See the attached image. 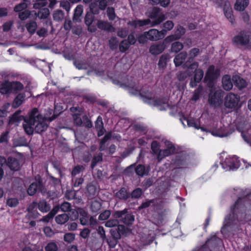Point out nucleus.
<instances>
[{"label": "nucleus", "mask_w": 251, "mask_h": 251, "mask_svg": "<svg viewBox=\"0 0 251 251\" xmlns=\"http://www.w3.org/2000/svg\"><path fill=\"white\" fill-rule=\"evenodd\" d=\"M147 33V31L144 32L143 33L139 34L137 37V41L140 44H146L148 41L149 40L148 39V35Z\"/></svg>", "instance_id": "44"}, {"label": "nucleus", "mask_w": 251, "mask_h": 251, "mask_svg": "<svg viewBox=\"0 0 251 251\" xmlns=\"http://www.w3.org/2000/svg\"><path fill=\"white\" fill-rule=\"evenodd\" d=\"M12 92H16L21 90L23 88V84L17 81L10 82Z\"/></svg>", "instance_id": "39"}, {"label": "nucleus", "mask_w": 251, "mask_h": 251, "mask_svg": "<svg viewBox=\"0 0 251 251\" xmlns=\"http://www.w3.org/2000/svg\"><path fill=\"white\" fill-rule=\"evenodd\" d=\"M186 162V157L183 154H180L176 157L174 160V164L176 168H181L185 164Z\"/></svg>", "instance_id": "29"}, {"label": "nucleus", "mask_w": 251, "mask_h": 251, "mask_svg": "<svg viewBox=\"0 0 251 251\" xmlns=\"http://www.w3.org/2000/svg\"><path fill=\"white\" fill-rule=\"evenodd\" d=\"M249 3V0H236L234 9L237 11H243L248 6Z\"/></svg>", "instance_id": "30"}, {"label": "nucleus", "mask_w": 251, "mask_h": 251, "mask_svg": "<svg viewBox=\"0 0 251 251\" xmlns=\"http://www.w3.org/2000/svg\"><path fill=\"white\" fill-rule=\"evenodd\" d=\"M7 165L13 171L18 170L20 168V163L17 159L9 157L7 159Z\"/></svg>", "instance_id": "28"}, {"label": "nucleus", "mask_w": 251, "mask_h": 251, "mask_svg": "<svg viewBox=\"0 0 251 251\" xmlns=\"http://www.w3.org/2000/svg\"><path fill=\"white\" fill-rule=\"evenodd\" d=\"M135 172L137 175L140 176H143L147 174V171L146 170L145 166L141 165L137 166L135 169Z\"/></svg>", "instance_id": "47"}, {"label": "nucleus", "mask_w": 251, "mask_h": 251, "mask_svg": "<svg viewBox=\"0 0 251 251\" xmlns=\"http://www.w3.org/2000/svg\"><path fill=\"white\" fill-rule=\"evenodd\" d=\"M233 131L234 129H231L230 127L229 129L225 127H222L212 130L211 133L214 136L224 137L231 134Z\"/></svg>", "instance_id": "20"}, {"label": "nucleus", "mask_w": 251, "mask_h": 251, "mask_svg": "<svg viewBox=\"0 0 251 251\" xmlns=\"http://www.w3.org/2000/svg\"><path fill=\"white\" fill-rule=\"evenodd\" d=\"M94 13H88L85 17V23L88 26V30L91 32H95L97 30L96 27L92 25L94 21Z\"/></svg>", "instance_id": "22"}, {"label": "nucleus", "mask_w": 251, "mask_h": 251, "mask_svg": "<svg viewBox=\"0 0 251 251\" xmlns=\"http://www.w3.org/2000/svg\"><path fill=\"white\" fill-rule=\"evenodd\" d=\"M64 107L61 104H56L55 105L54 115L52 117H54V119L59 115L64 110Z\"/></svg>", "instance_id": "50"}, {"label": "nucleus", "mask_w": 251, "mask_h": 251, "mask_svg": "<svg viewBox=\"0 0 251 251\" xmlns=\"http://www.w3.org/2000/svg\"><path fill=\"white\" fill-rule=\"evenodd\" d=\"M0 92L2 94L12 93L10 82L5 81L0 83Z\"/></svg>", "instance_id": "32"}, {"label": "nucleus", "mask_w": 251, "mask_h": 251, "mask_svg": "<svg viewBox=\"0 0 251 251\" xmlns=\"http://www.w3.org/2000/svg\"><path fill=\"white\" fill-rule=\"evenodd\" d=\"M50 14V12L47 8L41 9L38 13V16L41 19H46Z\"/></svg>", "instance_id": "51"}, {"label": "nucleus", "mask_w": 251, "mask_h": 251, "mask_svg": "<svg viewBox=\"0 0 251 251\" xmlns=\"http://www.w3.org/2000/svg\"><path fill=\"white\" fill-rule=\"evenodd\" d=\"M53 17L55 21H61L64 18V13L62 11L60 10H56L53 13Z\"/></svg>", "instance_id": "49"}, {"label": "nucleus", "mask_w": 251, "mask_h": 251, "mask_svg": "<svg viewBox=\"0 0 251 251\" xmlns=\"http://www.w3.org/2000/svg\"><path fill=\"white\" fill-rule=\"evenodd\" d=\"M118 225L119 222L116 219L108 220L105 224V226L107 227H112L114 226H118L117 229L118 235L115 236L116 238H119L120 237V234L126 236L130 232V231L127 228H126L124 226Z\"/></svg>", "instance_id": "13"}, {"label": "nucleus", "mask_w": 251, "mask_h": 251, "mask_svg": "<svg viewBox=\"0 0 251 251\" xmlns=\"http://www.w3.org/2000/svg\"><path fill=\"white\" fill-rule=\"evenodd\" d=\"M83 11V6L81 5H77L75 9L73 20L75 22H80Z\"/></svg>", "instance_id": "34"}, {"label": "nucleus", "mask_w": 251, "mask_h": 251, "mask_svg": "<svg viewBox=\"0 0 251 251\" xmlns=\"http://www.w3.org/2000/svg\"><path fill=\"white\" fill-rule=\"evenodd\" d=\"M202 87L201 86H199V87L194 91L193 97L192 100H197L199 98L201 92L202 91Z\"/></svg>", "instance_id": "55"}, {"label": "nucleus", "mask_w": 251, "mask_h": 251, "mask_svg": "<svg viewBox=\"0 0 251 251\" xmlns=\"http://www.w3.org/2000/svg\"><path fill=\"white\" fill-rule=\"evenodd\" d=\"M59 209V207L58 206H55L46 217L43 218L41 221L45 223L49 222V221L57 213Z\"/></svg>", "instance_id": "35"}, {"label": "nucleus", "mask_w": 251, "mask_h": 251, "mask_svg": "<svg viewBox=\"0 0 251 251\" xmlns=\"http://www.w3.org/2000/svg\"><path fill=\"white\" fill-rule=\"evenodd\" d=\"M13 22L10 21L5 23L2 25L3 31L7 32L10 30L13 25Z\"/></svg>", "instance_id": "63"}, {"label": "nucleus", "mask_w": 251, "mask_h": 251, "mask_svg": "<svg viewBox=\"0 0 251 251\" xmlns=\"http://www.w3.org/2000/svg\"><path fill=\"white\" fill-rule=\"evenodd\" d=\"M116 195L120 199H126L128 197V194L125 188L121 189Z\"/></svg>", "instance_id": "53"}, {"label": "nucleus", "mask_w": 251, "mask_h": 251, "mask_svg": "<svg viewBox=\"0 0 251 251\" xmlns=\"http://www.w3.org/2000/svg\"><path fill=\"white\" fill-rule=\"evenodd\" d=\"M74 64L79 70L86 69L88 66L87 63L82 60H75L74 61Z\"/></svg>", "instance_id": "42"}, {"label": "nucleus", "mask_w": 251, "mask_h": 251, "mask_svg": "<svg viewBox=\"0 0 251 251\" xmlns=\"http://www.w3.org/2000/svg\"><path fill=\"white\" fill-rule=\"evenodd\" d=\"M249 36L244 32H241L233 38V42L237 45H246L249 42Z\"/></svg>", "instance_id": "19"}, {"label": "nucleus", "mask_w": 251, "mask_h": 251, "mask_svg": "<svg viewBox=\"0 0 251 251\" xmlns=\"http://www.w3.org/2000/svg\"><path fill=\"white\" fill-rule=\"evenodd\" d=\"M199 63L195 62L188 66L189 69L195 70L194 76L191 79L190 86L193 88L200 83L203 77V71L201 69H198Z\"/></svg>", "instance_id": "8"}, {"label": "nucleus", "mask_w": 251, "mask_h": 251, "mask_svg": "<svg viewBox=\"0 0 251 251\" xmlns=\"http://www.w3.org/2000/svg\"><path fill=\"white\" fill-rule=\"evenodd\" d=\"M130 44L126 40L121 42L119 46V49L121 51L125 52L129 48Z\"/></svg>", "instance_id": "52"}, {"label": "nucleus", "mask_w": 251, "mask_h": 251, "mask_svg": "<svg viewBox=\"0 0 251 251\" xmlns=\"http://www.w3.org/2000/svg\"><path fill=\"white\" fill-rule=\"evenodd\" d=\"M107 16L110 20L115 19L116 16L115 13L114 9L112 7H108L107 9Z\"/></svg>", "instance_id": "56"}, {"label": "nucleus", "mask_w": 251, "mask_h": 251, "mask_svg": "<svg viewBox=\"0 0 251 251\" xmlns=\"http://www.w3.org/2000/svg\"><path fill=\"white\" fill-rule=\"evenodd\" d=\"M113 82L115 84L127 89L131 94L139 95L143 101L145 103L152 104L154 102L160 110H166L169 107L168 103L166 101L161 100H154L153 95L151 92L144 91L137 83L134 82H123L122 79H114Z\"/></svg>", "instance_id": "1"}, {"label": "nucleus", "mask_w": 251, "mask_h": 251, "mask_svg": "<svg viewBox=\"0 0 251 251\" xmlns=\"http://www.w3.org/2000/svg\"><path fill=\"white\" fill-rule=\"evenodd\" d=\"M60 208L64 212L69 211L71 210V205L70 203L64 202L60 205Z\"/></svg>", "instance_id": "64"}, {"label": "nucleus", "mask_w": 251, "mask_h": 251, "mask_svg": "<svg viewBox=\"0 0 251 251\" xmlns=\"http://www.w3.org/2000/svg\"><path fill=\"white\" fill-rule=\"evenodd\" d=\"M235 86L240 90L245 88L247 86V81L239 75H234L232 78Z\"/></svg>", "instance_id": "24"}, {"label": "nucleus", "mask_w": 251, "mask_h": 251, "mask_svg": "<svg viewBox=\"0 0 251 251\" xmlns=\"http://www.w3.org/2000/svg\"><path fill=\"white\" fill-rule=\"evenodd\" d=\"M223 11L226 18L228 19L229 22L233 23L234 21V17L232 14V10L229 1H225Z\"/></svg>", "instance_id": "23"}, {"label": "nucleus", "mask_w": 251, "mask_h": 251, "mask_svg": "<svg viewBox=\"0 0 251 251\" xmlns=\"http://www.w3.org/2000/svg\"><path fill=\"white\" fill-rule=\"evenodd\" d=\"M243 209L242 200L239 198L234 204L231 207L230 213L226 217L224 222V227L233 226L241 221V213Z\"/></svg>", "instance_id": "3"}, {"label": "nucleus", "mask_w": 251, "mask_h": 251, "mask_svg": "<svg viewBox=\"0 0 251 251\" xmlns=\"http://www.w3.org/2000/svg\"><path fill=\"white\" fill-rule=\"evenodd\" d=\"M183 48V44L179 42H176L172 44L171 50L172 51L178 52Z\"/></svg>", "instance_id": "41"}, {"label": "nucleus", "mask_w": 251, "mask_h": 251, "mask_svg": "<svg viewBox=\"0 0 251 251\" xmlns=\"http://www.w3.org/2000/svg\"><path fill=\"white\" fill-rule=\"evenodd\" d=\"M39 111L36 108H33L28 113V116L25 117V124L23 125L25 132L27 134H32L35 130L36 118L39 117Z\"/></svg>", "instance_id": "4"}, {"label": "nucleus", "mask_w": 251, "mask_h": 251, "mask_svg": "<svg viewBox=\"0 0 251 251\" xmlns=\"http://www.w3.org/2000/svg\"><path fill=\"white\" fill-rule=\"evenodd\" d=\"M110 211L106 210L99 215V219L100 220H106L110 217Z\"/></svg>", "instance_id": "58"}, {"label": "nucleus", "mask_w": 251, "mask_h": 251, "mask_svg": "<svg viewBox=\"0 0 251 251\" xmlns=\"http://www.w3.org/2000/svg\"><path fill=\"white\" fill-rule=\"evenodd\" d=\"M200 50L198 48H193L189 52V59H193L198 56L200 53Z\"/></svg>", "instance_id": "62"}, {"label": "nucleus", "mask_w": 251, "mask_h": 251, "mask_svg": "<svg viewBox=\"0 0 251 251\" xmlns=\"http://www.w3.org/2000/svg\"><path fill=\"white\" fill-rule=\"evenodd\" d=\"M181 121L184 126H185L186 123L189 127H194L196 129H199L200 128L199 123L193 119L183 118L181 119ZM201 128L202 130H203V128L202 127H201Z\"/></svg>", "instance_id": "25"}, {"label": "nucleus", "mask_w": 251, "mask_h": 251, "mask_svg": "<svg viewBox=\"0 0 251 251\" xmlns=\"http://www.w3.org/2000/svg\"><path fill=\"white\" fill-rule=\"evenodd\" d=\"M25 96L24 94H19L15 99L13 103V106L14 107H17L22 104Z\"/></svg>", "instance_id": "36"}, {"label": "nucleus", "mask_w": 251, "mask_h": 251, "mask_svg": "<svg viewBox=\"0 0 251 251\" xmlns=\"http://www.w3.org/2000/svg\"><path fill=\"white\" fill-rule=\"evenodd\" d=\"M222 84L223 88L226 91H229L232 88L233 83L230 75H225L223 77Z\"/></svg>", "instance_id": "27"}, {"label": "nucleus", "mask_w": 251, "mask_h": 251, "mask_svg": "<svg viewBox=\"0 0 251 251\" xmlns=\"http://www.w3.org/2000/svg\"><path fill=\"white\" fill-rule=\"evenodd\" d=\"M187 53L186 52H181L178 54L174 58V62L176 66L181 65L185 61Z\"/></svg>", "instance_id": "31"}, {"label": "nucleus", "mask_w": 251, "mask_h": 251, "mask_svg": "<svg viewBox=\"0 0 251 251\" xmlns=\"http://www.w3.org/2000/svg\"><path fill=\"white\" fill-rule=\"evenodd\" d=\"M245 142L251 146V131L250 126L245 123L238 125L237 127Z\"/></svg>", "instance_id": "12"}, {"label": "nucleus", "mask_w": 251, "mask_h": 251, "mask_svg": "<svg viewBox=\"0 0 251 251\" xmlns=\"http://www.w3.org/2000/svg\"><path fill=\"white\" fill-rule=\"evenodd\" d=\"M73 213L75 214L74 218H77L78 216L80 217V221L82 225H87L89 224V217L87 213L82 208H78L76 211H73ZM73 218V217H72Z\"/></svg>", "instance_id": "16"}, {"label": "nucleus", "mask_w": 251, "mask_h": 251, "mask_svg": "<svg viewBox=\"0 0 251 251\" xmlns=\"http://www.w3.org/2000/svg\"><path fill=\"white\" fill-rule=\"evenodd\" d=\"M20 113L21 111H18L16 112L10 118L9 120V124L17 125L20 121L22 120L23 119L25 120V118H24L23 116H20Z\"/></svg>", "instance_id": "33"}, {"label": "nucleus", "mask_w": 251, "mask_h": 251, "mask_svg": "<svg viewBox=\"0 0 251 251\" xmlns=\"http://www.w3.org/2000/svg\"><path fill=\"white\" fill-rule=\"evenodd\" d=\"M146 34H148L149 40L157 41L164 38L166 35V30H162L159 31L156 29H151L147 31Z\"/></svg>", "instance_id": "15"}, {"label": "nucleus", "mask_w": 251, "mask_h": 251, "mask_svg": "<svg viewBox=\"0 0 251 251\" xmlns=\"http://www.w3.org/2000/svg\"><path fill=\"white\" fill-rule=\"evenodd\" d=\"M36 182L32 183L28 187L27 189L28 194L32 196L34 195L38 190H40L42 193L44 192L42 190L43 187L40 176H37L35 177Z\"/></svg>", "instance_id": "17"}, {"label": "nucleus", "mask_w": 251, "mask_h": 251, "mask_svg": "<svg viewBox=\"0 0 251 251\" xmlns=\"http://www.w3.org/2000/svg\"><path fill=\"white\" fill-rule=\"evenodd\" d=\"M174 24L173 22L171 21H167L163 24V27L165 28L164 30H166V33L167 31L171 30L174 27Z\"/></svg>", "instance_id": "61"}, {"label": "nucleus", "mask_w": 251, "mask_h": 251, "mask_svg": "<svg viewBox=\"0 0 251 251\" xmlns=\"http://www.w3.org/2000/svg\"><path fill=\"white\" fill-rule=\"evenodd\" d=\"M148 17L152 20V22L150 19L135 20L128 21L127 25L134 28L149 25L150 23L151 24V26H153L160 24L166 18L164 14L161 12L160 9L156 7L152 9L149 14Z\"/></svg>", "instance_id": "2"}, {"label": "nucleus", "mask_w": 251, "mask_h": 251, "mask_svg": "<svg viewBox=\"0 0 251 251\" xmlns=\"http://www.w3.org/2000/svg\"><path fill=\"white\" fill-rule=\"evenodd\" d=\"M38 208L41 211L46 212L50 209V206L45 201H42L38 204Z\"/></svg>", "instance_id": "45"}, {"label": "nucleus", "mask_w": 251, "mask_h": 251, "mask_svg": "<svg viewBox=\"0 0 251 251\" xmlns=\"http://www.w3.org/2000/svg\"><path fill=\"white\" fill-rule=\"evenodd\" d=\"M38 117L36 118L35 130L37 133H41L44 131L48 127V125L46 123V121H51L54 119V117L43 116L40 112Z\"/></svg>", "instance_id": "9"}, {"label": "nucleus", "mask_w": 251, "mask_h": 251, "mask_svg": "<svg viewBox=\"0 0 251 251\" xmlns=\"http://www.w3.org/2000/svg\"><path fill=\"white\" fill-rule=\"evenodd\" d=\"M28 2H30V0H24V2H22L15 7L14 11L15 12H20L22 10L25 9L27 7Z\"/></svg>", "instance_id": "43"}, {"label": "nucleus", "mask_w": 251, "mask_h": 251, "mask_svg": "<svg viewBox=\"0 0 251 251\" xmlns=\"http://www.w3.org/2000/svg\"><path fill=\"white\" fill-rule=\"evenodd\" d=\"M161 147L160 145L156 141H154L152 142L151 145V150L154 154H158L160 151V148Z\"/></svg>", "instance_id": "46"}, {"label": "nucleus", "mask_w": 251, "mask_h": 251, "mask_svg": "<svg viewBox=\"0 0 251 251\" xmlns=\"http://www.w3.org/2000/svg\"><path fill=\"white\" fill-rule=\"evenodd\" d=\"M75 238V235L72 233H66L64 236V240L68 243H71L74 240Z\"/></svg>", "instance_id": "60"}, {"label": "nucleus", "mask_w": 251, "mask_h": 251, "mask_svg": "<svg viewBox=\"0 0 251 251\" xmlns=\"http://www.w3.org/2000/svg\"><path fill=\"white\" fill-rule=\"evenodd\" d=\"M98 27L103 30H106L108 31H112L114 30V27L111 25L110 23L108 22L104 21L102 20H98L97 23Z\"/></svg>", "instance_id": "26"}, {"label": "nucleus", "mask_w": 251, "mask_h": 251, "mask_svg": "<svg viewBox=\"0 0 251 251\" xmlns=\"http://www.w3.org/2000/svg\"><path fill=\"white\" fill-rule=\"evenodd\" d=\"M101 204L100 201L94 200L91 204V209L92 212L97 213L101 208Z\"/></svg>", "instance_id": "37"}, {"label": "nucleus", "mask_w": 251, "mask_h": 251, "mask_svg": "<svg viewBox=\"0 0 251 251\" xmlns=\"http://www.w3.org/2000/svg\"><path fill=\"white\" fill-rule=\"evenodd\" d=\"M164 144L165 149L160 150L157 156V158L159 161L161 160L163 158L166 156H168L173 154L175 151V147L174 145L170 141L165 140L162 142Z\"/></svg>", "instance_id": "10"}, {"label": "nucleus", "mask_w": 251, "mask_h": 251, "mask_svg": "<svg viewBox=\"0 0 251 251\" xmlns=\"http://www.w3.org/2000/svg\"><path fill=\"white\" fill-rule=\"evenodd\" d=\"M185 29L183 26L178 25L176 27L175 33L173 35L168 36L165 39L166 42H171L180 39L185 33Z\"/></svg>", "instance_id": "18"}, {"label": "nucleus", "mask_w": 251, "mask_h": 251, "mask_svg": "<svg viewBox=\"0 0 251 251\" xmlns=\"http://www.w3.org/2000/svg\"><path fill=\"white\" fill-rule=\"evenodd\" d=\"M210 93L209 94V103L214 107H218L222 103L223 91L219 88L214 86L210 87Z\"/></svg>", "instance_id": "7"}, {"label": "nucleus", "mask_w": 251, "mask_h": 251, "mask_svg": "<svg viewBox=\"0 0 251 251\" xmlns=\"http://www.w3.org/2000/svg\"><path fill=\"white\" fill-rule=\"evenodd\" d=\"M220 71L215 69L213 65L210 66L206 72L204 78L205 81L209 87L214 86V80L220 75Z\"/></svg>", "instance_id": "11"}, {"label": "nucleus", "mask_w": 251, "mask_h": 251, "mask_svg": "<svg viewBox=\"0 0 251 251\" xmlns=\"http://www.w3.org/2000/svg\"><path fill=\"white\" fill-rule=\"evenodd\" d=\"M165 49L164 43H157L151 45L150 48V52L153 55H157L162 52Z\"/></svg>", "instance_id": "21"}, {"label": "nucleus", "mask_w": 251, "mask_h": 251, "mask_svg": "<svg viewBox=\"0 0 251 251\" xmlns=\"http://www.w3.org/2000/svg\"><path fill=\"white\" fill-rule=\"evenodd\" d=\"M224 105L227 108L237 110L241 107L240 96L233 93H228L225 98Z\"/></svg>", "instance_id": "6"}, {"label": "nucleus", "mask_w": 251, "mask_h": 251, "mask_svg": "<svg viewBox=\"0 0 251 251\" xmlns=\"http://www.w3.org/2000/svg\"><path fill=\"white\" fill-rule=\"evenodd\" d=\"M45 250L46 251H57L58 247L55 243L50 242L46 246Z\"/></svg>", "instance_id": "54"}, {"label": "nucleus", "mask_w": 251, "mask_h": 251, "mask_svg": "<svg viewBox=\"0 0 251 251\" xmlns=\"http://www.w3.org/2000/svg\"><path fill=\"white\" fill-rule=\"evenodd\" d=\"M134 217L131 214H126L123 219V222L126 224L130 225L134 221Z\"/></svg>", "instance_id": "59"}, {"label": "nucleus", "mask_w": 251, "mask_h": 251, "mask_svg": "<svg viewBox=\"0 0 251 251\" xmlns=\"http://www.w3.org/2000/svg\"><path fill=\"white\" fill-rule=\"evenodd\" d=\"M167 60V55H163L161 56L158 62V66L160 68L164 69L166 67Z\"/></svg>", "instance_id": "57"}, {"label": "nucleus", "mask_w": 251, "mask_h": 251, "mask_svg": "<svg viewBox=\"0 0 251 251\" xmlns=\"http://www.w3.org/2000/svg\"><path fill=\"white\" fill-rule=\"evenodd\" d=\"M26 27L27 31L31 34L34 33L37 27V24L35 22H30L27 23Z\"/></svg>", "instance_id": "40"}, {"label": "nucleus", "mask_w": 251, "mask_h": 251, "mask_svg": "<svg viewBox=\"0 0 251 251\" xmlns=\"http://www.w3.org/2000/svg\"><path fill=\"white\" fill-rule=\"evenodd\" d=\"M191 75V72L190 69H189L184 72H181L178 75V78L179 80H184L187 77H189Z\"/></svg>", "instance_id": "48"}, {"label": "nucleus", "mask_w": 251, "mask_h": 251, "mask_svg": "<svg viewBox=\"0 0 251 251\" xmlns=\"http://www.w3.org/2000/svg\"><path fill=\"white\" fill-rule=\"evenodd\" d=\"M69 220V216L66 214H62L57 215L55 217L56 222L60 225L66 223Z\"/></svg>", "instance_id": "38"}, {"label": "nucleus", "mask_w": 251, "mask_h": 251, "mask_svg": "<svg viewBox=\"0 0 251 251\" xmlns=\"http://www.w3.org/2000/svg\"><path fill=\"white\" fill-rule=\"evenodd\" d=\"M221 164L226 171H233L240 167V162L236 156L226 155L221 161Z\"/></svg>", "instance_id": "5"}, {"label": "nucleus", "mask_w": 251, "mask_h": 251, "mask_svg": "<svg viewBox=\"0 0 251 251\" xmlns=\"http://www.w3.org/2000/svg\"><path fill=\"white\" fill-rule=\"evenodd\" d=\"M107 5L106 0H95V1L92 2L90 5V9L91 12L97 14L99 9L104 10Z\"/></svg>", "instance_id": "14"}]
</instances>
